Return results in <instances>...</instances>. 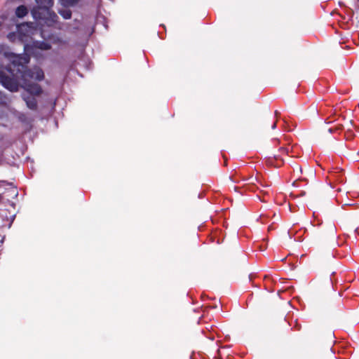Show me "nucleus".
<instances>
[{"mask_svg": "<svg viewBox=\"0 0 359 359\" xmlns=\"http://www.w3.org/2000/svg\"><path fill=\"white\" fill-rule=\"evenodd\" d=\"M23 100L26 102L27 107L32 110H36L37 101L36 99L32 95H27L23 94L22 95Z\"/></svg>", "mask_w": 359, "mask_h": 359, "instance_id": "39448f33", "label": "nucleus"}, {"mask_svg": "<svg viewBox=\"0 0 359 359\" xmlns=\"http://www.w3.org/2000/svg\"><path fill=\"white\" fill-rule=\"evenodd\" d=\"M15 36V34L14 33H10L8 34L7 37L11 40L12 41L13 39Z\"/></svg>", "mask_w": 359, "mask_h": 359, "instance_id": "9b49d317", "label": "nucleus"}, {"mask_svg": "<svg viewBox=\"0 0 359 359\" xmlns=\"http://www.w3.org/2000/svg\"><path fill=\"white\" fill-rule=\"evenodd\" d=\"M0 83L11 92H17L19 90V83L17 79L11 78L0 70Z\"/></svg>", "mask_w": 359, "mask_h": 359, "instance_id": "7ed1b4c3", "label": "nucleus"}, {"mask_svg": "<svg viewBox=\"0 0 359 359\" xmlns=\"http://www.w3.org/2000/svg\"><path fill=\"white\" fill-rule=\"evenodd\" d=\"M38 47L42 50H49L50 49L51 46L48 43L41 42L39 43Z\"/></svg>", "mask_w": 359, "mask_h": 359, "instance_id": "1a4fd4ad", "label": "nucleus"}, {"mask_svg": "<svg viewBox=\"0 0 359 359\" xmlns=\"http://www.w3.org/2000/svg\"><path fill=\"white\" fill-rule=\"evenodd\" d=\"M280 150H281V151H284V152H287V151H288V149H285V148H284V147L280 148Z\"/></svg>", "mask_w": 359, "mask_h": 359, "instance_id": "f8f14e48", "label": "nucleus"}, {"mask_svg": "<svg viewBox=\"0 0 359 359\" xmlns=\"http://www.w3.org/2000/svg\"><path fill=\"white\" fill-rule=\"evenodd\" d=\"M1 25V22H0V26Z\"/></svg>", "mask_w": 359, "mask_h": 359, "instance_id": "2eb2a0df", "label": "nucleus"}, {"mask_svg": "<svg viewBox=\"0 0 359 359\" xmlns=\"http://www.w3.org/2000/svg\"><path fill=\"white\" fill-rule=\"evenodd\" d=\"M59 13L65 18L69 19L72 16V12L69 9H62L59 11Z\"/></svg>", "mask_w": 359, "mask_h": 359, "instance_id": "6e6552de", "label": "nucleus"}, {"mask_svg": "<svg viewBox=\"0 0 359 359\" xmlns=\"http://www.w3.org/2000/svg\"><path fill=\"white\" fill-rule=\"evenodd\" d=\"M10 102L9 97L0 90V104L6 105Z\"/></svg>", "mask_w": 359, "mask_h": 359, "instance_id": "0eeeda50", "label": "nucleus"}, {"mask_svg": "<svg viewBox=\"0 0 359 359\" xmlns=\"http://www.w3.org/2000/svg\"><path fill=\"white\" fill-rule=\"evenodd\" d=\"M3 54L11 62V64L6 67V69L13 76L20 78L22 80L29 78L39 81L44 79V74L41 68L37 67L31 69L27 68L26 64L29 62L27 57H22L9 51H4Z\"/></svg>", "mask_w": 359, "mask_h": 359, "instance_id": "f257e3e1", "label": "nucleus"}, {"mask_svg": "<svg viewBox=\"0 0 359 359\" xmlns=\"http://www.w3.org/2000/svg\"><path fill=\"white\" fill-rule=\"evenodd\" d=\"M37 6H34L31 13L35 20H43L49 26L57 21V15L50 11L53 6V0H35Z\"/></svg>", "mask_w": 359, "mask_h": 359, "instance_id": "f03ea898", "label": "nucleus"}, {"mask_svg": "<svg viewBox=\"0 0 359 359\" xmlns=\"http://www.w3.org/2000/svg\"><path fill=\"white\" fill-rule=\"evenodd\" d=\"M305 195V191H302L301 194H300V196H304Z\"/></svg>", "mask_w": 359, "mask_h": 359, "instance_id": "4468645a", "label": "nucleus"}, {"mask_svg": "<svg viewBox=\"0 0 359 359\" xmlns=\"http://www.w3.org/2000/svg\"><path fill=\"white\" fill-rule=\"evenodd\" d=\"M28 13V9L25 6H20L15 10V15L18 18H23Z\"/></svg>", "mask_w": 359, "mask_h": 359, "instance_id": "423d86ee", "label": "nucleus"}, {"mask_svg": "<svg viewBox=\"0 0 359 359\" xmlns=\"http://www.w3.org/2000/svg\"><path fill=\"white\" fill-rule=\"evenodd\" d=\"M22 81V88L29 93V95L39 96L42 93L43 90L40 85L28 81L27 79Z\"/></svg>", "mask_w": 359, "mask_h": 359, "instance_id": "20e7f679", "label": "nucleus"}, {"mask_svg": "<svg viewBox=\"0 0 359 359\" xmlns=\"http://www.w3.org/2000/svg\"><path fill=\"white\" fill-rule=\"evenodd\" d=\"M65 6H74L79 2V0H61Z\"/></svg>", "mask_w": 359, "mask_h": 359, "instance_id": "9d476101", "label": "nucleus"}, {"mask_svg": "<svg viewBox=\"0 0 359 359\" xmlns=\"http://www.w3.org/2000/svg\"><path fill=\"white\" fill-rule=\"evenodd\" d=\"M276 123H274L272 125L271 128H272V129H275V128H276Z\"/></svg>", "mask_w": 359, "mask_h": 359, "instance_id": "ddd939ff", "label": "nucleus"}]
</instances>
